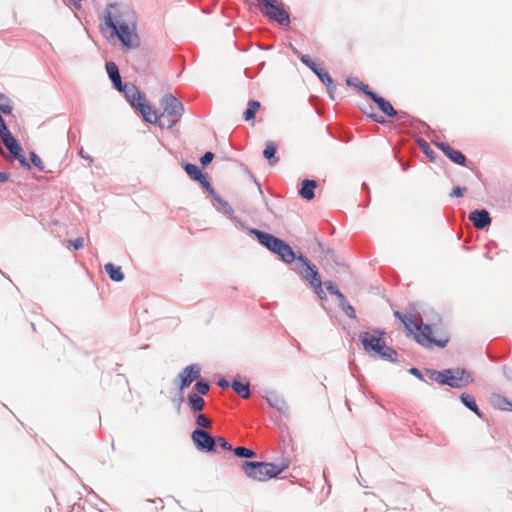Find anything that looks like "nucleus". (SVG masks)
<instances>
[{
    "label": "nucleus",
    "mask_w": 512,
    "mask_h": 512,
    "mask_svg": "<svg viewBox=\"0 0 512 512\" xmlns=\"http://www.w3.org/2000/svg\"><path fill=\"white\" fill-rule=\"evenodd\" d=\"M394 316L401 320L407 331L414 335L415 340L422 346L432 348L434 346L443 348L448 343V339H436L433 336L429 325L422 324L413 316H403L399 311L394 312Z\"/></svg>",
    "instance_id": "obj_1"
},
{
    "label": "nucleus",
    "mask_w": 512,
    "mask_h": 512,
    "mask_svg": "<svg viewBox=\"0 0 512 512\" xmlns=\"http://www.w3.org/2000/svg\"><path fill=\"white\" fill-rule=\"evenodd\" d=\"M105 24L112 29L113 33L119 38L127 48L137 47L139 44L138 35L135 32L133 22H128L122 15L114 14L110 9L105 16Z\"/></svg>",
    "instance_id": "obj_2"
},
{
    "label": "nucleus",
    "mask_w": 512,
    "mask_h": 512,
    "mask_svg": "<svg viewBox=\"0 0 512 512\" xmlns=\"http://www.w3.org/2000/svg\"><path fill=\"white\" fill-rule=\"evenodd\" d=\"M160 105L162 107V112L158 114L155 111L157 120L151 123L157 124L160 128H173L183 115V104L174 95L166 94L160 100Z\"/></svg>",
    "instance_id": "obj_3"
},
{
    "label": "nucleus",
    "mask_w": 512,
    "mask_h": 512,
    "mask_svg": "<svg viewBox=\"0 0 512 512\" xmlns=\"http://www.w3.org/2000/svg\"><path fill=\"white\" fill-rule=\"evenodd\" d=\"M288 467L289 462L286 460L279 464L245 461L241 465V468L247 477L260 482L277 477Z\"/></svg>",
    "instance_id": "obj_4"
},
{
    "label": "nucleus",
    "mask_w": 512,
    "mask_h": 512,
    "mask_svg": "<svg viewBox=\"0 0 512 512\" xmlns=\"http://www.w3.org/2000/svg\"><path fill=\"white\" fill-rule=\"evenodd\" d=\"M253 233L257 236L259 242L267 247L272 252L279 255V257L286 263H292L297 259L292 248L282 241L281 239L258 230H253Z\"/></svg>",
    "instance_id": "obj_5"
},
{
    "label": "nucleus",
    "mask_w": 512,
    "mask_h": 512,
    "mask_svg": "<svg viewBox=\"0 0 512 512\" xmlns=\"http://www.w3.org/2000/svg\"><path fill=\"white\" fill-rule=\"evenodd\" d=\"M359 339L366 352H374L382 358L390 361L396 360V351L387 346L382 337L369 332H363L360 333Z\"/></svg>",
    "instance_id": "obj_6"
},
{
    "label": "nucleus",
    "mask_w": 512,
    "mask_h": 512,
    "mask_svg": "<svg viewBox=\"0 0 512 512\" xmlns=\"http://www.w3.org/2000/svg\"><path fill=\"white\" fill-rule=\"evenodd\" d=\"M121 91L124 92L129 103L140 111L146 122H155L157 120L155 110L146 102L145 97L134 85L125 84L122 86Z\"/></svg>",
    "instance_id": "obj_7"
},
{
    "label": "nucleus",
    "mask_w": 512,
    "mask_h": 512,
    "mask_svg": "<svg viewBox=\"0 0 512 512\" xmlns=\"http://www.w3.org/2000/svg\"><path fill=\"white\" fill-rule=\"evenodd\" d=\"M435 380L440 384L453 388H462L470 384L473 378L471 373L465 369L454 368L438 372Z\"/></svg>",
    "instance_id": "obj_8"
},
{
    "label": "nucleus",
    "mask_w": 512,
    "mask_h": 512,
    "mask_svg": "<svg viewBox=\"0 0 512 512\" xmlns=\"http://www.w3.org/2000/svg\"><path fill=\"white\" fill-rule=\"evenodd\" d=\"M258 4L263 15L280 25H289V13L285 10L283 3L278 0H258Z\"/></svg>",
    "instance_id": "obj_9"
},
{
    "label": "nucleus",
    "mask_w": 512,
    "mask_h": 512,
    "mask_svg": "<svg viewBox=\"0 0 512 512\" xmlns=\"http://www.w3.org/2000/svg\"><path fill=\"white\" fill-rule=\"evenodd\" d=\"M191 439L199 451L215 452L216 441L214 438L204 430L196 429L191 434Z\"/></svg>",
    "instance_id": "obj_10"
},
{
    "label": "nucleus",
    "mask_w": 512,
    "mask_h": 512,
    "mask_svg": "<svg viewBox=\"0 0 512 512\" xmlns=\"http://www.w3.org/2000/svg\"><path fill=\"white\" fill-rule=\"evenodd\" d=\"M0 137L2 139L3 144L5 145V147L9 150V152L12 155L14 157H16L17 159H19L23 164H26L27 166H29L25 162V158L22 155V148H21V146L19 145L17 140L12 136V134L9 131V129L7 128V126H3L2 127V129H1V136Z\"/></svg>",
    "instance_id": "obj_11"
},
{
    "label": "nucleus",
    "mask_w": 512,
    "mask_h": 512,
    "mask_svg": "<svg viewBox=\"0 0 512 512\" xmlns=\"http://www.w3.org/2000/svg\"><path fill=\"white\" fill-rule=\"evenodd\" d=\"M200 372L201 369L198 364L186 366L178 375L180 380L179 390L183 391L184 389L188 388L193 381L200 379Z\"/></svg>",
    "instance_id": "obj_12"
},
{
    "label": "nucleus",
    "mask_w": 512,
    "mask_h": 512,
    "mask_svg": "<svg viewBox=\"0 0 512 512\" xmlns=\"http://www.w3.org/2000/svg\"><path fill=\"white\" fill-rule=\"evenodd\" d=\"M297 260L302 264V269L300 270L301 276L308 281L311 287L316 285L317 282H321V278L316 267L310 264L307 257L299 255Z\"/></svg>",
    "instance_id": "obj_13"
},
{
    "label": "nucleus",
    "mask_w": 512,
    "mask_h": 512,
    "mask_svg": "<svg viewBox=\"0 0 512 512\" xmlns=\"http://www.w3.org/2000/svg\"><path fill=\"white\" fill-rule=\"evenodd\" d=\"M360 90H362L368 97H370L378 106V108L387 116H395L397 111L393 108L391 103L385 100L383 97L378 96L374 92H372L368 85L361 84Z\"/></svg>",
    "instance_id": "obj_14"
},
{
    "label": "nucleus",
    "mask_w": 512,
    "mask_h": 512,
    "mask_svg": "<svg viewBox=\"0 0 512 512\" xmlns=\"http://www.w3.org/2000/svg\"><path fill=\"white\" fill-rule=\"evenodd\" d=\"M435 145L454 163L458 165H465L466 156L459 150L452 148L449 144L444 142H437Z\"/></svg>",
    "instance_id": "obj_15"
},
{
    "label": "nucleus",
    "mask_w": 512,
    "mask_h": 512,
    "mask_svg": "<svg viewBox=\"0 0 512 512\" xmlns=\"http://www.w3.org/2000/svg\"><path fill=\"white\" fill-rule=\"evenodd\" d=\"M469 220L478 229H483L491 223V218L486 210H474L470 213Z\"/></svg>",
    "instance_id": "obj_16"
},
{
    "label": "nucleus",
    "mask_w": 512,
    "mask_h": 512,
    "mask_svg": "<svg viewBox=\"0 0 512 512\" xmlns=\"http://www.w3.org/2000/svg\"><path fill=\"white\" fill-rule=\"evenodd\" d=\"M184 170L193 180L198 181L207 189L211 188L210 183L207 180V177L200 171V169L196 165L188 163L184 166Z\"/></svg>",
    "instance_id": "obj_17"
},
{
    "label": "nucleus",
    "mask_w": 512,
    "mask_h": 512,
    "mask_svg": "<svg viewBox=\"0 0 512 512\" xmlns=\"http://www.w3.org/2000/svg\"><path fill=\"white\" fill-rule=\"evenodd\" d=\"M266 400L271 407L277 409L281 413H287L289 410V407L284 398L276 392L268 393Z\"/></svg>",
    "instance_id": "obj_18"
},
{
    "label": "nucleus",
    "mask_w": 512,
    "mask_h": 512,
    "mask_svg": "<svg viewBox=\"0 0 512 512\" xmlns=\"http://www.w3.org/2000/svg\"><path fill=\"white\" fill-rule=\"evenodd\" d=\"M106 71L113 82L114 86L118 90H122V81L119 74L118 66L114 62H107L106 63Z\"/></svg>",
    "instance_id": "obj_19"
},
{
    "label": "nucleus",
    "mask_w": 512,
    "mask_h": 512,
    "mask_svg": "<svg viewBox=\"0 0 512 512\" xmlns=\"http://www.w3.org/2000/svg\"><path fill=\"white\" fill-rule=\"evenodd\" d=\"M317 187V182L315 180H303L302 187L299 190V194L302 198L306 200H312L314 198V190Z\"/></svg>",
    "instance_id": "obj_20"
},
{
    "label": "nucleus",
    "mask_w": 512,
    "mask_h": 512,
    "mask_svg": "<svg viewBox=\"0 0 512 512\" xmlns=\"http://www.w3.org/2000/svg\"><path fill=\"white\" fill-rule=\"evenodd\" d=\"M233 390L243 399H247L250 396V384L248 381L234 380L231 384Z\"/></svg>",
    "instance_id": "obj_21"
},
{
    "label": "nucleus",
    "mask_w": 512,
    "mask_h": 512,
    "mask_svg": "<svg viewBox=\"0 0 512 512\" xmlns=\"http://www.w3.org/2000/svg\"><path fill=\"white\" fill-rule=\"evenodd\" d=\"M105 271L109 275L110 279L115 282H120L124 279V274L120 266H116L113 263L105 264Z\"/></svg>",
    "instance_id": "obj_22"
},
{
    "label": "nucleus",
    "mask_w": 512,
    "mask_h": 512,
    "mask_svg": "<svg viewBox=\"0 0 512 512\" xmlns=\"http://www.w3.org/2000/svg\"><path fill=\"white\" fill-rule=\"evenodd\" d=\"M276 144L272 141H268L265 144V149L263 151V156L269 161L271 165H274L278 162V158L275 157L276 154Z\"/></svg>",
    "instance_id": "obj_23"
},
{
    "label": "nucleus",
    "mask_w": 512,
    "mask_h": 512,
    "mask_svg": "<svg viewBox=\"0 0 512 512\" xmlns=\"http://www.w3.org/2000/svg\"><path fill=\"white\" fill-rule=\"evenodd\" d=\"M188 405L192 411L198 412V411L203 410V408L205 406V401L201 396H199L195 393H191L188 396Z\"/></svg>",
    "instance_id": "obj_24"
},
{
    "label": "nucleus",
    "mask_w": 512,
    "mask_h": 512,
    "mask_svg": "<svg viewBox=\"0 0 512 512\" xmlns=\"http://www.w3.org/2000/svg\"><path fill=\"white\" fill-rule=\"evenodd\" d=\"M260 106H261L260 102L255 101V100H250L248 102V107L243 114L244 120L245 121L253 120L255 118V115H256L257 111L259 110Z\"/></svg>",
    "instance_id": "obj_25"
},
{
    "label": "nucleus",
    "mask_w": 512,
    "mask_h": 512,
    "mask_svg": "<svg viewBox=\"0 0 512 512\" xmlns=\"http://www.w3.org/2000/svg\"><path fill=\"white\" fill-rule=\"evenodd\" d=\"M293 51L295 54L300 56L301 62L309 67L315 74H317L319 70L322 69L319 68L318 65L313 60H311L309 56L300 54L299 51L295 48H293Z\"/></svg>",
    "instance_id": "obj_26"
},
{
    "label": "nucleus",
    "mask_w": 512,
    "mask_h": 512,
    "mask_svg": "<svg viewBox=\"0 0 512 512\" xmlns=\"http://www.w3.org/2000/svg\"><path fill=\"white\" fill-rule=\"evenodd\" d=\"M462 403L469 408L471 411L476 413L478 416H481L479 408L474 400V398L468 394H462L461 396Z\"/></svg>",
    "instance_id": "obj_27"
},
{
    "label": "nucleus",
    "mask_w": 512,
    "mask_h": 512,
    "mask_svg": "<svg viewBox=\"0 0 512 512\" xmlns=\"http://www.w3.org/2000/svg\"><path fill=\"white\" fill-rule=\"evenodd\" d=\"M13 105L11 99L3 93H0V111L4 114H11Z\"/></svg>",
    "instance_id": "obj_28"
},
{
    "label": "nucleus",
    "mask_w": 512,
    "mask_h": 512,
    "mask_svg": "<svg viewBox=\"0 0 512 512\" xmlns=\"http://www.w3.org/2000/svg\"><path fill=\"white\" fill-rule=\"evenodd\" d=\"M339 305H340L342 311L349 318H352V319L356 318V312H355L354 308L348 303V301H347L345 296H344V300L343 301H339Z\"/></svg>",
    "instance_id": "obj_29"
},
{
    "label": "nucleus",
    "mask_w": 512,
    "mask_h": 512,
    "mask_svg": "<svg viewBox=\"0 0 512 512\" xmlns=\"http://www.w3.org/2000/svg\"><path fill=\"white\" fill-rule=\"evenodd\" d=\"M419 147L423 151V153L430 159V161L434 162L436 159L435 152L430 148L428 143L424 140L419 141Z\"/></svg>",
    "instance_id": "obj_30"
},
{
    "label": "nucleus",
    "mask_w": 512,
    "mask_h": 512,
    "mask_svg": "<svg viewBox=\"0 0 512 512\" xmlns=\"http://www.w3.org/2000/svg\"><path fill=\"white\" fill-rule=\"evenodd\" d=\"M233 451L235 455L242 458H253L255 456V452L246 447H236Z\"/></svg>",
    "instance_id": "obj_31"
},
{
    "label": "nucleus",
    "mask_w": 512,
    "mask_h": 512,
    "mask_svg": "<svg viewBox=\"0 0 512 512\" xmlns=\"http://www.w3.org/2000/svg\"><path fill=\"white\" fill-rule=\"evenodd\" d=\"M325 286H326V289L330 292V294L335 295L337 297L338 301L344 300L343 293H341L338 290V288L336 287V285L333 282L328 281L325 283Z\"/></svg>",
    "instance_id": "obj_32"
},
{
    "label": "nucleus",
    "mask_w": 512,
    "mask_h": 512,
    "mask_svg": "<svg viewBox=\"0 0 512 512\" xmlns=\"http://www.w3.org/2000/svg\"><path fill=\"white\" fill-rule=\"evenodd\" d=\"M316 75L327 86L328 90L330 91L331 86H333V80L331 76L323 69L319 70V72Z\"/></svg>",
    "instance_id": "obj_33"
},
{
    "label": "nucleus",
    "mask_w": 512,
    "mask_h": 512,
    "mask_svg": "<svg viewBox=\"0 0 512 512\" xmlns=\"http://www.w3.org/2000/svg\"><path fill=\"white\" fill-rule=\"evenodd\" d=\"M209 388H210V386H209V384L207 382H204L201 379H198L196 381L195 389L201 395H206L208 393V391H209Z\"/></svg>",
    "instance_id": "obj_34"
},
{
    "label": "nucleus",
    "mask_w": 512,
    "mask_h": 512,
    "mask_svg": "<svg viewBox=\"0 0 512 512\" xmlns=\"http://www.w3.org/2000/svg\"><path fill=\"white\" fill-rule=\"evenodd\" d=\"M196 423L198 426L203 427V428H211V426H212L211 420L204 414H199L196 417Z\"/></svg>",
    "instance_id": "obj_35"
},
{
    "label": "nucleus",
    "mask_w": 512,
    "mask_h": 512,
    "mask_svg": "<svg viewBox=\"0 0 512 512\" xmlns=\"http://www.w3.org/2000/svg\"><path fill=\"white\" fill-rule=\"evenodd\" d=\"M497 405L499 408H501L503 410L512 411V402L508 401L504 397H499L497 399Z\"/></svg>",
    "instance_id": "obj_36"
},
{
    "label": "nucleus",
    "mask_w": 512,
    "mask_h": 512,
    "mask_svg": "<svg viewBox=\"0 0 512 512\" xmlns=\"http://www.w3.org/2000/svg\"><path fill=\"white\" fill-rule=\"evenodd\" d=\"M30 158H31V162L33 163V165L35 167H37L39 170H43L44 169L43 161L41 160V158L36 153L32 152L30 154Z\"/></svg>",
    "instance_id": "obj_37"
},
{
    "label": "nucleus",
    "mask_w": 512,
    "mask_h": 512,
    "mask_svg": "<svg viewBox=\"0 0 512 512\" xmlns=\"http://www.w3.org/2000/svg\"><path fill=\"white\" fill-rule=\"evenodd\" d=\"M214 441H216V446L218 445L224 450H232V446L226 441L225 438H214Z\"/></svg>",
    "instance_id": "obj_38"
},
{
    "label": "nucleus",
    "mask_w": 512,
    "mask_h": 512,
    "mask_svg": "<svg viewBox=\"0 0 512 512\" xmlns=\"http://www.w3.org/2000/svg\"><path fill=\"white\" fill-rule=\"evenodd\" d=\"M312 288L314 289L315 293L317 294V296L320 299H325L326 298L325 292H324V290L322 288V281L321 282H317L316 285L312 286Z\"/></svg>",
    "instance_id": "obj_39"
},
{
    "label": "nucleus",
    "mask_w": 512,
    "mask_h": 512,
    "mask_svg": "<svg viewBox=\"0 0 512 512\" xmlns=\"http://www.w3.org/2000/svg\"><path fill=\"white\" fill-rule=\"evenodd\" d=\"M214 159V154L212 152H206L200 159V162L203 166H207Z\"/></svg>",
    "instance_id": "obj_40"
},
{
    "label": "nucleus",
    "mask_w": 512,
    "mask_h": 512,
    "mask_svg": "<svg viewBox=\"0 0 512 512\" xmlns=\"http://www.w3.org/2000/svg\"><path fill=\"white\" fill-rule=\"evenodd\" d=\"M466 191V188L456 186L450 193L451 197H462Z\"/></svg>",
    "instance_id": "obj_41"
},
{
    "label": "nucleus",
    "mask_w": 512,
    "mask_h": 512,
    "mask_svg": "<svg viewBox=\"0 0 512 512\" xmlns=\"http://www.w3.org/2000/svg\"><path fill=\"white\" fill-rule=\"evenodd\" d=\"M69 242L74 247V249L78 250V249H81L83 247L84 240H83V238H77V239L71 240Z\"/></svg>",
    "instance_id": "obj_42"
},
{
    "label": "nucleus",
    "mask_w": 512,
    "mask_h": 512,
    "mask_svg": "<svg viewBox=\"0 0 512 512\" xmlns=\"http://www.w3.org/2000/svg\"><path fill=\"white\" fill-rule=\"evenodd\" d=\"M218 386L222 389H226L230 387V383L226 379L222 378L218 381Z\"/></svg>",
    "instance_id": "obj_43"
},
{
    "label": "nucleus",
    "mask_w": 512,
    "mask_h": 512,
    "mask_svg": "<svg viewBox=\"0 0 512 512\" xmlns=\"http://www.w3.org/2000/svg\"><path fill=\"white\" fill-rule=\"evenodd\" d=\"M8 180V174L7 173H0V183H4Z\"/></svg>",
    "instance_id": "obj_44"
},
{
    "label": "nucleus",
    "mask_w": 512,
    "mask_h": 512,
    "mask_svg": "<svg viewBox=\"0 0 512 512\" xmlns=\"http://www.w3.org/2000/svg\"><path fill=\"white\" fill-rule=\"evenodd\" d=\"M347 83L349 85L353 84V85L357 86L359 89H360L361 84H363L362 82H358V83L352 82L350 79L347 80Z\"/></svg>",
    "instance_id": "obj_45"
},
{
    "label": "nucleus",
    "mask_w": 512,
    "mask_h": 512,
    "mask_svg": "<svg viewBox=\"0 0 512 512\" xmlns=\"http://www.w3.org/2000/svg\"><path fill=\"white\" fill-rule=\"evenodd\" d=\"M374 120H375L376 122H378V123H383V122H384V120H383L381 117H380V118H378V117H376V116H375V117H374Z\"/></svg>",
    "instance_id": "obj_46"
},
{
    "label": "nucleus",
    "mask_w": 512,
    "mask_h": 512,
    "mask_svg": "<svg viewBox=\"0 0 512 512\" xmlns=\"http://www.w3.org/2000/svg\"><path fill=\"white\" fill-rule=\"evenodd\" d=\"M411 373H413V374H416V375H417L419 372H418V370H417L416 368H412V369H411Z\"/></svg>",
    "instance_id": "obj_47"
},
{
    "label": "nucleus",
    "mask_w": 512,
    "mask_h": 512,
    "mask_svg": "<svg viewBox=\"0 0 512 512\" xmlns=\"http://www.w3.org/2000/svg\"><path fill=\"white\" fill-rule=\"evenodd\" d=\"M110 9L116 10V7L114 5H110Z\"/></svg>",
    "instance_id": "obj_48"
}]
</instances>
